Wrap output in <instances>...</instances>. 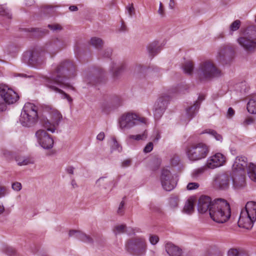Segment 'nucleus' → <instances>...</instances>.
Here are the masks:
<instances>
[{
  "label": "nucleus",
  "mask_w": 256,
  "mask_h": 256,
  "mask_svg": "<svg viewBox=\"0 0 256 256\" xmlns=\"http://www.w3.org/2000/svg\"><path fill=\"white\" fill-rule=\"evenodd\" d=\"M112 144L111 146L112 151H117L120 152L122 151V146L119 144L114 137L112 138Z\"/></svg>",
  "instance_id": "obj_39"
},
{
  "label": "nucleus",
  "mask_w": 256,
  "mask_h": 256,
  "mask_svg": "<svg viewBox=\"0 0 256 256\" xmlns=\"http://www.w3.org/2000/svg\"><path fill=\"white\" fill-rule=\"evenodd\" d=\"M76 76V68L74 64L69 60H65L52 66L49 76L44 78V82L50 90L60 94L62 98L66 99L71 104L72 98L60 88L74 90V88L67 82V79L74 78Z\"/></svg>",
  "instance_id": "obj_1"
},
{
  "label": "nucleus",
  "mask_w": 256,
  "mask_h": 256,
  "mask_svg": "<svg viewBox=\"0 0 256 256\" xmlns=\"http://www.w3.org/2000/svg\"><path fill=\"white\" fill-rule=\"evenodd\" d=\"M248 111L252 114H256V99L254 98H250L247 104Z\"/></svg>",
  "instance_id": "obj_34"
},
{
  "label": "nucleus",
  "mask_w": 256,
  "mask_h": 256,
  "mask_svg": "<svg viewBox=\"0 0 256 256\" xmlns=\"http://www.w3.org/2000/svg\"><path fill=\"white\" fill-rule=\"evenodd\" d=\"M38 106L34 104L26 102L24 106L20 116V124L24 127L32 126L38 118Z\"/></svg>",
  "instance_id": "obj_8"
},
{
  "label": "nucleus",
  "mask_w": 256,
  "mask_h": 256,
  "mask_svg": "<svg viewBox=\"0 0 256 256\" xmlns=\"http://www.w3.org/2000/svg\"><path fill=\"white\" fill-rule=\"evenodd\" d=\"M166 250L170 256H180L182 253V250L171 242L166 244Z\"/></svg>",
  "instance_id": "obj_23"
},
{
  "label": "nucleus",
  "mask_w": 256,
  "mask_h": 256,
  "mask_svg": "<svg viewBox=\"0 0 256 256\" xmlns=\"http://www.w3.org/2000/svg\"><path fill=\"white\" fill-rule=\"evenodd\" d=\"M210 218L215 222L222 224L226 222L230 218L231 210L229 203L222 198L213 200L210 209Z\"/></svg>",
  "instance_id": "obj_2"
},
{
  "label": "nucleus",
  "mask_w": 256,
  "mask_h": 256,
  "mask_svg": "<svg viewBox=\"0 0 256 256\" xmlns=\"http://www.w3.org/2000/svg\"><path fill=\"white\" fill-rule=\"evenodd\" d=\"M236 42L246 52H254L256 50V28L248 27L244 35L238 38Z\"/></svg>",
  "instance_id": "obj_9"
},
{
  "label": "nucleus",
  "mask_w": 256,
  "mask_h": 256,
  "mask_svg": "<svg viewBox=\"0 0 256 256\" xmlns=\"http://www.w3.org/2000/svg\"><path fill=\"white\" fill-rule=\"evenodd\" d=\"M238 86L242 87L240 91H245L246 89V84L245 82H242L238 84Z\"/></svg>",
  "instance_id": "obj_59"
},
{
  "label": "nucleus",
  "mask_w": 256,
  "mask_h": 256,
  "mask_svg": "<svg viewBox=\"0 0 256 256\" xmlns=\"http://www.w3.org/2000/svg\"><path fill=\"white\" fill-rule=\"evenodd\" d=\"M66 170L68 174H72L74 172V168L72 166H69L66 168Z\"/></svg>",
  "instance_id": "obj_60"
},
{
  "label": "nucleus",
  "mask_w": 256,
  "mask_h": 256,
  "mask_svg": "<svg viewBox=\"0 0 256 256\" xmlns=\"http://www.w3.org/2000/svg\"><path fill=\"white\" fill-rule=\"evenodd\" d=\"M36 140L38 145L45 150L51 149L54 146V140L46 130L42 129L38 130L35 133Z\"/></svg>",
  "instance_id": "obj_15"
},
{
  "label": "nucleus",
  "mask_w": 256,
  "mask_h": 256,
  "mask_svg": "<svg viewBox=\"0 0 256 256\" xmlns=\"http://www.w3.org/2000/svg\"><path fill=\"white\" fill-rule=\"evenodd\" d=\"M46 59L45 52L43 51L26 52L22 56V60L24 63L38 68L45 63Z\"/></svg>",
  "instance_id": "obj_13"
},
{
  "label": "nucleus",
  "mask_w": 256,
  "mask_h": 256,
  "mask_svg": "<svg viewBox=\"0 0 256 256\" xmlns=\"http://www.w3.org/2000/svg\"><path fill=\"white\" fill-rule=\"evenodd\" d=\"M178 92L179 90L177 88L172 89L169 90L167 93L162 94L157 99L152 108L154 116L156 118H160L164 114L170 100V94Z\"/></svg>",
  "instance_id": "obj_12"
},
{
  "label": "nucleus",
  "mask_w": 256,
  "mask_h": 256,
  "mask_svg": "<svg viewBox=\"0 0 256 256\" xmlns=\"http://www.w3.org/2000/svg\"><path fill=\"white\" fill-rule=\"evenodd\" d=\"M194 201L192 198H190L186 202L182 212L184 213L190 214L194 210Z\"/></svg>",
  "instance_id": "obj_27"
},
{
  "label": "nucleus",
  "mask_w": 256,
  "mask_h": 256,
  "mask_svg": "<svg viewBox=\"0 0 256 256\" xmlns=\"http://www.w3.org/2000/svg\"><path fill=\"white\" fill-rule=\"evenodd\" d=\"M113 182V180H108L106 176H102L100 178L96 181V184L99 186H103L104 188H106V186H104V184H106L107 185H110L112 184Z\"/></svg>",
  "instance_id": "obj_35"
},
{
  "label": "nucleus",
  "mask_w": 256,
  "mask_h": 256,
  "mask_svg": "<svg viewBox=\"0 0 256 256\" xmlns=\"http://www.w3.org/2000/svg\"><path fill=\"white\" fill-rule=\"evenodd\" d=\"M118 102L116 104H114V101L111 102H103L102 104L101 108L103 111L105 112H107L108 111L116 107L118 105L120 104V101L118 99Z\"/></svg>",
  "instance_id": "obj_30"
},
{
  "label": "nucleus",
  "mask_w": 256,
  "mask_h": 256,
  "mask_svg": "<svg viewBox=\"0 0 256 256\" xmlns=\"http://www.w3.org/2000/svg\"><path fill=\"white\" fill-rule=\"evenodd\" d=\"M120 30L121 32H124L126 30V26L123 23H122Z\"/></svg>",
  "instance_id": "obj_64"
},
{
  "label": "nucleus",
  "mask_w": 256,
  "mask_h": 256,
  "mask_svg": "<svg viewBox=\"0 0 256 256\" xmlns=\"http://www.w3.org/2000/svg\"><path fill=\"white\" fill-rule=\"evenodd\" d=\"M150 242L152 245L156 244L159 241V238L158 236L154 234H150L149 236Z\"/></svg>",
  "instance_id": "obj_48"
},
{
  "label": "nucleus",
  "mask_w": 256,
  "mask_h": 256,
  "mask_svg": "<svg viewBox=\"0 0 256 256\" xmlns=\"http://www.w3.org/2000/svg\"><path fill=\"white\" fill-rule=\"evenodd\" d=\"M126 231V226L124 224L116 226L113 229V232L116 235L122 234Z\"/></svg>",
  "instance_id": "obj_42"
},
{
  "label": "nucleus",
  "mask_w": 256,
  "mask_h": 256,
  "mask_svg": "<svg viewBox=\"0 0 256 256\" xmlns=\"http://www.w3.org/2000/svg\"><path fill=\"white\" fill-rule=\"evenodd\" d=\"M105 138V134L104 132H100L96 136V140L100 141H102Z\"/></svg>",
  "instance_id": "obj_58"
},
{
  "label": "nucleus",
  "mask_w": 256,
  "mask_h": 256,
  "mask_svg": "<svg viewBox=\"0 0 256 256\" xmlns=\"http://www.w3.org/2000/svg\"><path fill=\"white\" fill-rule=\"evenodd\" d=\"M154 148V144L152 142H149L144 148V152L148 153L150 152Z\"/></svg>",
  "instance_id": "obj_51"
},
{
  "label": "nucleus",
  "mask_w": 256,
  "mask_h": 256,
  "mask_svg": "<svg viewBox=\"0 0 256 256\" xmlns=\"http://www.w3.org/2000/svg\"><path fill=\"white\" fill-rule=\"evenodd\" d=\"M154 164H156V166L152 167V170H156L160 166L161 160L158 158L154 159L153 161Z\"/></svg>",
  "instance_id": "obj_55"
},
{
  "label": "nucleus",
  "mask_w": 256,
  "mask_h": 256,
  "mask_svg": "<svg viewBox=\"0 0 256 256\" xmlns=\"http://www.w3.org/2000/svg\"><path fill=\"white\" fill-rule=\"evenodd\" d=\"M166 5H168V9L173 10L176 6L175 1H160L159 4L158 14L162 16L164 15Z\"/></svg>",
  "instance_id": "obj_25"
},
{
  "label": "nucleus",
  "mask_w": 256,
  "mask_h": 256,
  "mask_svg": "<svg viewBox=\"0 0 256 256\" xmlns=\"http://www.w3.org/2000/svg\"><path fill=\"white\" fill-rule=\"evenodd\" d=\"M204 98H205L204 95H200L198 100L194 102V104L186 108V114L189 120L195 116L200 107L202 102Z\"/></svg>",
  "instance_id": "obj_21"
},
{
  "label": "nucleus",
  "mask_w": 256,
  "mask_h": 256,
  "mask_svg": "<svg viewBox=\"0 0 256 256\" xmlns=\"http://www.w3.org/2000/svg\"><path fill=\"white\" fill-rule=\"evenodd\" d=\"M69 10L72 12H74L78 10V8L76 6H71L69 7Z\"/></svg>",
  "instance_id": "obj_62"
},
{
  "label": "nucleus",
  "mask_w": 256,
  "mask_h": 256,
  "mask_svg": "<svg viewBox=\"0 0 256 256\" xmlns=\"http://www.w3.org/2000/svg\"><path fill=\"white\" fill-rule=\"evenodd\" d=\"M180 199L178 196H172L168 200V206L172 210H175L178 206Z\"/></svg>",
  "instance_id": "obj_29"
},
{
  "label": "nucleus",
  "mask_w": 256,
  "mask_h": 256,
  "mask_svg": "<svg viewBox=\"0 0 256 256\" xmlns=\"http://www.w3.org/2000/svg\"><path fill=\"white\" fill-rule=\"evenodd\" d=\"M132 160L130 159H126L123 160L122 163V168H127L131 165Z\"/></svg>",
  "instance_id": "obj_54"
},
{
  "label": "nucleus",
  "mask_w": 256,
  "mask_h": 256,
  "mask_svg": "<svg viewBox=\"0 0 256 256\" xmlns=\"http://www.w3.org/2000/svg\"><path fill=\"white\" fill-rule=\"evenodd\" d=\"M241 24V22L236 20L234 21L229 26V32L230 34H232L234 32L236 31L239 29Z\"/></svg>",
  "instance_id": "obj_36"
},
{
  "label": "nucleus",
  "mask_w": 256,
  "mask_h": 256,
  "mask_svg": "<svg viewBox=\"0 0 256 256\" xmlns=\"http://www.w3.org/2000/svg\"><path fill=\"white\" fill-rule=\"evenodd\" d=\"M210 152L208 146L203 142L192 144L186 149V154L188 160L196 162L205 158Z\"/></svg>",
  "instance_id": "obj_10"
},
{
  "label": "nucleus",
  "mask_w": 256,
  "mask_h": 256,
  "mask_svg": "<svg viewBox=\"0 0 256 256\" xmlns=\"http://www.w3.org/2000/svg\"><path fill=\"white\" fill-rule=\"evenodd\" d=\"M124 201H122L120 204L118 206V213L120 214H122L124 212Z\"/></svg>",
  "instance_id": "obj_56"
},
{
  "label": "nucleus",
  "mask_w": 256,
  "mask_h": 256,
  "mask_svg": "<svg viewBox=\"0 0 256 256\" xmlns=\"http://www.w3.org/2000/svg\"><path fill=\"white\" fill-rule=\"evenodd\" d=\"M146 124V118L132 112L123 114L118 120V126L122 132L130 130L137 125Z\"/></svg>",
  "instance_id": "obj_7"
},
{
  "label": "nucleus",
  "mask_w": 256,
  "mask_h": 256,
  "mask_svg": "<svg viewBox=\"0 0 256 256\" xmlns=\"http://www.w3.org/2000/svg\"><path fill=\"white\" fill-rule=\"evenodd\" d=\"M48 27L54 32H58L62 30V27L59 24H48Z\"/></svg>",
  "instance_id": "obj_45"
},
{
  "label": "nucleus",
  "mask_w": 256,
  "mask_h": 256,
  "mask_svg": "<svg viewBox=\"0 0 256 256\" xmlns=\"http://www.w3.org/2000/svg\"><path fill=\"white\" fill-rule=\"evenodd\" d=\"M12 189L16 192H18L22 190V184L19 182H14L12 184Z\"/></svg>",
  "instance_id": "obj_52"
},
{
  "label": "nucleus",
  "mask_w": 256,
  "mask_h": 256,
  "mask_svg": "<svg viewBox=\"0 0 256 256\" xmlns=\"http://www.w3.org/2000/svg\"><path fill=\"white\" fill-rule=\"evenodd\" d=\"M124 68V65L122 63L120 62L112 61L110 66V71L113 76H116Z\"/></svg>",
  "instance_id": "obj_24"
},
{
  "label": "nucleus",
  "mask_w": 256,
  "mask_h": 256,
  "mask_svg": "<svg viewBox=\"0 0 256 256\" xmlns=\"http://www.w3.org/2000/svg\"><path fill=\"white\" fill-rule=\"evenodd\" d=\"M0 96L4 102L8 104L16 102L19 98L17 93L3 84H0Z\"/></svg>",
  "instance_id": "obj_17"
},
{
  "label": "nucleus",
  "mask_w": 256,
  "mask_h": 256,
  "mask_svg": "<svg viewBox=\"0 0 256 256\" xmlns=\"http://www.w3.org/2000/svg\"><path fill=\"white\" fill-rule=\"evenodd\" d=\"M71 184L73 188H76L78 187V184L75 180H72L71 182Z\"/></svg>",
  "instance_id": "obj_63"
},
{
  "label": "nucleus",
  "mask_w": 256,
  "mask_h": 256,
  "mask_svg": "<svg viewBox=\"0 0 256 256\" xmlns=\"http://www.w3.org/2000/svg\"><path fill=\"white\" fill-rule=\"evenodd\" d=\"M62 115L54 108H48L39 118L40 124L47 131L54 133L62 120Z\"/></svg>",
  "instance_id": "obj_4"
},
{
  "label": "nucleus",
  "mask_w": 256,
  "mask_h": 256,
  "mask_svg": "<svg viewBox=\"0 0 256 256\" xmlns=\"http://www.w3.org/2000/svg\"><path fill=\"white\" fill-rule=\"evenodd\" d=\"M200 186V184L198 182H189L186 186V190H196Z\"/></svg>",
  "instance_id": "obj_47"
},
{
  "label": "nucleus",
  "mask_w": 256,
  "mask_h": 256,
  "mask_svg": "<svg viewBox=\"0 0 256 256\" xmlns=\"http://www.w3.org/2000/svg\"><path fill=\"white\" fill-rule=\"evenodd\" d=\"M213 201L210 197L206 196H201L198 202V210L199 212L204 214L208 210L210 212V209L211 207Z\"/></svg>",
  "instance_id": "obj_20"
},
{
  "label": "nucleus",
  "mask_w": 256,
  "mask_h": 256,
  "mask_svg": "<svg viewBox=\"0 0 256 256\" xmlns=\"http://www.w3.org/2000/svg\"><path fill=\"white\" fill-rule=\"evenodd\" d=\"M254 122V119L252 117H248L246 118L242 123L244 126H247L252 124Z\"/></svg>",
  "instance_id": "obj_53"
},
{
  "label": "nucleus",
  "mask_w": 256,
  "mask_h": 256,
  "mask_svg": "<svg viewBox=\"0 0 256 256\" xmlns=\"http://www.w3.org/2000/svg\"><path fill=\"white\" fill-rule=\"evenodd\" d=\"M206 168L205 166L200 167L194 170L192 176L194 177H198L202 174L206 170Z\"/></svg>",
  "instance_id": "obj_46"
},
{
  "label": "nucleus",
  "mask_w": 256,
  "mask_h": 256,
  "mask_svg": "<svg viewBox=\"0 0 256 256\" xmlns=\"http://www.w3.org/2000/svg\"><path fill=\"white\" fill-rule=\"evenodd\" d=\"M201 134H208L214 136L216 140L222 142V138L221 135L218 134L215 130L207 129L200 133Z\"/></svg>",
  "instance_id": "obj_37"
},
{
  "label": "nucleus",
  "mask_w": 256,
  "mask_h": 256,
  "mask_svg": "<svg viewBox=\"0 0 256 256\" xmlns=\"http://www.w3.org/2000/svg\"><path fill=\"white\" fill-rule=\"evenodd\" d=\"M126 12L130 16H132L135 14L134 4L132 2H128L126 6Z\"/></svg>",
  "instance_id": "obj_43"
},
{
  "label": "nucleus",
  "mask_w": 256,
  "mask_h": 256,
  "mask_svg": "<svg viewBox=\"0 0 256 256\" xmlns=\"http://www.w3.org/2000/svg\"><path fill=\"white\" fill-rule=\"evenodd\" d=\"M227 256H248L240 248H232L227 252Z\"/></svg>",
  "instance_id": "obj_32"
},
{
  "label": "nucleus",
  "mask_w": 256,
  "mask_h": 256,
  "mask_svg": "<svg viewBox=\"0 0 256 256\" xmlns=\"http://www.w3.org/2000/svg\"><path fill=\"white\" fill-rule=\"evenodd\" d=\"M146 137L147 134L146 132H144L142 134H130L126 136V142L127 144H131L134 140L139 141L140 140H144L146 138Z\"/></svg>",
  "instance_id": "obj_26"
},
{
  "label": "nucleus",
  "mask_w": 256,
  "mask_h": 256,
  "mask_svg": "<svg viewBox=\"0 0 256 256\" xmlns=\"http://www.w3.org/2000/svg\"><path fill=\"white\" fill-rule=\"evenodd\" d=\"M230 152L234 156L237 154V150L234 148H230Z\"/></svg>",
  "instance_id": "obj_61"
},
{
  "label": "nucleus",
  "mask_w": 256,
  "mask_h": 256,
  "mask_svg": "<svg viewBox=\"0 0 256 256\" xmlns=\"http://www.w3.org/2000/svg\"><path fill=\"white\" fill-rule=\"evenodd\" d=\"M147 50L152 56L156 54L160 50L158 42L154 41L148 44L147 46Z\"/></svg>",
  "instance_id": "obj_28"
},
{
  "label": "nucleus",
  "mask_w": 256,
  "mask_h": 256,
  "mask_svg": "<svg viewBox=\"0 0 256 256\" xmlns=\"http://www.w3.org/2000/svg\"><path fill=\"white\" fill-rule=\"evenodd\" d=\"M79 240L87 244H92L94 242V240L92 237L88 234H86V233L82 232Z\"/></svg>",
  "instance_id": "obj_38"
},
{
  "label": "nucleus",
  "mask_w": 256,
  "mask_h": 256,
  "mask_svg": "<svg viewBox=\"0 0 256 256\" xmlns=\"http://www.w3.org/2000/svg\"><path fill=\"white\" fill-rule=\"evenodd\" d=\"M0 15L8 19L12 18V14L10 11L3 5L0 6Z\"/></svg>",
  "instance_id": "obj_41"
},
{
  "label": "nucleus",
  "mask_w": 256,
  "mask_h": 256,
  "mask_svg": "<svg viewBox=\"0 0 256 256\" xmlns=\"http://www.w3.org/2000/svg\"><path fill=\"white\" fill-rule=\"evenodd\" d=\"M235 115V110L231 107L229 108L226 112V117L228 119H232Z\"/></svg>",
  "instance_id": "obj_49"
},
{
  "label": "nucleus",
  "mask_w": 256,
  "mask_h": 256,
  "mask_svg": "<svg viewBox=\"0 0 256 256\" xmlns=\"http://www.w3.org/2000/svg\"><path fill=\"white\" fill-rule=\"evenodd\" d=\"M82 231L76 230H72L69 231L68 235L70 237H73L79 240Z\"/></svg>",
  "instance_id": "obj_44"
},
{
  "label": "nucleus",
  "mask_w": 256,
  "mask_h": 256,
  "mask_svg": "<svg viewBox=\"0 0 256 256\" xmlns=\"http://www.w3.org/2000/svg\"><path fill=\"white\" fill-rule=\"evenodd\" d=\"M246 173L234 174L232 176L233 186L236 189H239L244 186Z\"/></svg>",
  "instance_id": "obj_22"
},
{
  "label": "nucleus",
  "mask_w": 256,
  "mask_h": 256,
  "mask_svg": "<svg viewBox=\"0 0 256 256\" xmlns=\"http://www.w3.org/2000/svg\"><path fill=\"white\" fill-rule=\"evenodd\" d=\"M112 50L110 48L106 49L103 54V56L104 58H109L112 54Z\"/></svg>",
  "instance_id": "obj_57"
},
{
  "label": "nucleus",
  "mask_w": 256,
  "mask_h": 256,
  "mask_svg": "<svg viewBox=\"0 0 256 256\" xmlns=\"http://www.w3.org/2000/svg\"><path fill=\"white\" fill-rule=\"evenodd\" d=\"M9 194V191L6 187L0 185V198H4Z\"/></svg>",
  "instance_id": "obj_50"
},
{
  "label": "nucleus",
  "mask_w": 256,
  "mask_h": 256,
  "mask_svg": "<svg viewBox=\"0 0 256 256\" xmlns=\"http://www.w3.org/2000/svg\"><path fill=\"white\" fill-rule=\"evenodd\" d=\"M91 44L95 48H100L103 44V42L102 39L96 37H93L90 40Z\"/></svg>",
  "instance_id": "obj_40"
},
{
  "label": "nucleus",
  "mask_w": 256,
  "mask_h": 256,
  "mask_svg": "<svg viewBox=\"0 0 256 256\" xmlns=\"http://www.w3.org/2000/svg\"><path fill=\"white\" fill-rule=\"evenodd\" d=\"M227 162L226 156L221 152H216L209 156L206 163L208 169H214L224 166Z\"/></svg>",
  "instance_id": "obj_16"
},
{
  "label": "nucleus",
  "mask_w": 256,
  "mask_h": 256,
  "mask_svg": "<svg viewBox=\"0 0 256 256\" xmlns=\"http://www.w3.org/2000/svg\"><path fill=\"white\" fill-rule=\"evenodd\" d=\"M256 221V202L250 201L246 202L245 207L242 210L238 226L247 230H250Z\"/></svg>",
  "instance_id": "obj_5"
},
{
  "label": "nucleus",
  "mask_w": 256,
  "mask_h": 256,
  "mask_svg": "<svg viewBox=\"0 0 256 256\" xmlns=\"http://www.w3.org/2000/svg\"><path fill=\"white\" fill-rule=\"evenodd\" d=\"M16 160L17 164L20 166H26L34 163L32 160L26 156H17L16 157Z\"/></svg>",
  "instance_id": "obj_33"
},
{
  "label": "nucleus",
  "mask_w": 256,
  "mask_h": 256,
  "mask_svg": "<svg viewBox=\"0 0 256 256\" xmlns=\"http://www.w3.org/2000/svg\"><path fill=\"white\" fill-rule=\"evenodd\" d=\"M234 54V48L228 44L224 46L218 51L216 58L219 62H222L232 58Z\"/></svg>",
  "instance_id": "obj_19"
},
{
  "label": "nucleus",
  "mask_w": 256,
  "mask_h": 256,
  "mask_svg": "<svg viewBox=\"0 0 256 256\" xmlns=\"http://www.w3.org/2000/svg\"><path fill=\"white\" fill-rule=\"evenodd\" d=\"M126 250L136 256H144L147 250L146 240L142 237H136L129 240L126 244Z\"/></svg>",
  "instance_id": "obj_11"
},
{
  "label": "nucleus",
  "mask_w": 256,
  "mask_h": 256,
  "mask_svg": "<svg viewBox=\"0 0 256 256\" xmlns=\"http://www.w3.org/2000/svg\"><path fill=\"white\" fill-rule=\"evenodd\" d=\"M246 168L249 178L256 182V165L253 163L248 164L247 158L245 156H238L235 158L232 166V172L233 174L246 173Z\"/></svg>",
  "instance_id": "obj_6"
},
{
  "label": "nucleus",
  "mask_w": 256,
  "mask_h": 256,
  "mask_svg": "<svg viewBox=\"0 0 256 256\" xmlns=\"http://www.w3.org/2000/svg\"><path fill=\"white\" fill-rule=\"evenodd\" d=\"M198 78L200 82H206L220 77L222 70L211 60H205L200 62L196 70Z\"/></svg>",
  "instance_id": "obj_3"
},
{
  "label": "nucleus",
  "mask_w": 256,
  "mask_h": 256,
  "mask_svg": "<svg viewBox=\"0 0 256 256\" xmlns=\"http://www.w3.org/2000/svg\"><path fill=\"white\" fill-rule=\"evenodd\" d=\"M160 179L162 186L165 190L171 191L176 186V180L168 168L162 169Z\"/></svg>",
  "instance_id": "obj_14"
},
{
  "label": "nucleus",
  "mask_w": 256,
  "mask_h": 256,
  "mask_svg": "<svg viewBox=\"0 0 256 256\" xmlns=\"http://www.w3.org/2000/svg\"><path fill=\"white\" fill-rule=\"evenodd\" d=\"M231 178L228 174L222 173L216 175L214 178V186L220 190H227L230 185Z\"/></svg>",
  "instance_id": "obj_18"
},
{
  "label": "nucleus",
  "mask_w": 256,
  "mask_h": 256,
  "mask_svg": "<svg viewBox=\"0 0 256 256\" xmlns=\"http://www.w3.org/2000/svg\"><path fill=\"white\" fill-rule=\"evenodd\" d=\"M184 72L188 74H192L194 70V64L190 60L186 61L182 66Z\"/></svg>",
  "instance_id": "obj_31"
}]
</instances>
